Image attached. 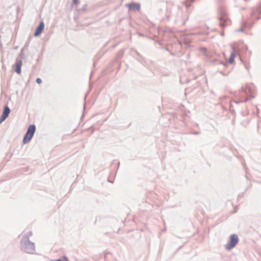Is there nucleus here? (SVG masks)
Returning <instances> with one entry per match:
<instances>
[{
  "label": "nucleus",
  "instance_id": "nucleus-1",
  "mask_svg": "<svg viewBox=\"0 0 261 261\" xmlns=\"http://www.w3.org/2000/svg\"><path fill=\"white\" fill-rule=\"evenodd\" d=\"M32 232H28L24 236L21 242V245L23 250L28 253L33 254L35 251V245L29 241V238L32 236Z\"/></svg>",
  "mask_w": 261,
  "mask_h": 261
},
{
  "label": "nucleus",
  "instance_id": "nucleus-2",
  "mask_svg": "<svg viewBox=\"0 0 261 261\" xmlns=\"http://www.w3.org/2000/svg\"><path fill=\"white\" fill-rule=\"evenodd\" d=\"M36 127L35 125H31L29 126L27 132L23 138V144H27L31 141L35 132Z\"/></svg>",
  "mask_w": 261,
  "mask_h": 261
},
{
  "label": "nucleus",
  "instance_id": "nucleus-3",
  "mask_svg": "<svg viewBox=\"0 0 261 261\" xmlns=\"http://www.w3.org/2000/svg\"><path fill=\"white\" fill-rule=\"evenodd\" d=\"M238 242V237L236 234H232L230 237L229 242L225 246V248L227 250L233 248Z\"/></svg>",
  "mask_w": 261,
  "mask_h": 261
},
{
  "label": "nucleus",
  "instance_id": "nucleus-4",
  "mask_svg": "<svg viewBox=\"0 0 261 261\" xmlns=\"http://www.w3.org/2000/svg\"><path fill=\"white\" fill-rule=\"evenodd\" d=\"M129 11H138L140 9V5L137 3H128L126 5Z\"/></svg>",
  "mask_w": 261,
  "mask_h": 261
},
{
  "label": "nucleus",
  "instance_id": "nucleus-5",
  "mask_svg": "<svg viewBox=\"0 0 261 261\" xmlns=\"http://www.w3.org/2000/svg\"><path fill=\"white\" fill-rule=\"evenodd\" d=\"M44 28V24L43 21L40 22L39 26L37 27L36 32L34 34L35 36H38L43 31Z\"/></svg>",
  "mask_w": 261,
  "mask_h": 261
},
{
  "label": "nucleus",
  "instance_id": "nucleus-6",
  "mask_svg": "<svg viewBox=\"0 0 261 261\" xmlns=\"http://www.w3.org/2000/svg\"><path fill=\"white\" fill-rule=\"evenodd\" d=\"M22 64V62L21 60H17L14 66V67H15V71L18 74L21 73V67Z\"/></svg>",
  "mask_w": 261,
  "mask_h": 261
},
{
  "label": "nucleus",
  "instance_id": "nucleus-7",
  "mask_svg": "<svg viewBox=\"0 0 261 261\" xmlns=\"http://www.w3.org/2000/svg\"><path fill=\"white\" fill-rule=\"evenodd\" d=\"M220 25L222 27H224L229 24V21L227 19L226 16H222L220 17Z\"/></svg>",
  "mask_w": 261,
  "mask_h": 261
},
{
  "label": "nucleus",
  "instance_id": "nucleus-8",
  "mask_svg": "<svg viewBox=\"0 0 261 261\" xmlns=\"http://www.w3.org/2000/svg\"><path fill=\"white\" fill-rule=\"evenodd\" d=\"M232 48L233 49V51L231 52L230 56V57H229V58L228 59V62L230 64L233 63V62H234V58L236 56V52H235L236 51H235V49H234V47L233 46L232 47Z\"/></svg>",
  "mask_w": 261,
  "mask_h": 261
},
{
  "label": "nucleus",
  "instance_id": "nucleus-9",
  "mask_svg": "<svg viewBox=\"0 0 261 261\" xmlns=\"http://www.w3.org/2000/svg\"><path fill=\"white\" fill-rule=\"evenodd\" d=\"M232 48L233 49V51L231 52L230 56V57H229V58L228 59V62L230 64L233 63V62H234V58L236 56V52H235L236 51H235V49H234V47L233 46L232 47Z\"/></svg>",
  "mask_w": 261,
  "mask_h": 261
},
{
  "label": "nucleus",
  "instance_id": "nucleus-10",
  "mask_svg": "<svg viewBox=\"0 0 261 261\" xmlns=\"http://www.w3.org/2000/svg\"><path fill=\"white\" fill-rule=\"evenodd\" d=\"M232 48L233 49V51L231 52L230 56V57H229V58L228 59V62L230 64L233 63V62H234V58L236 56V52H235L236 51H235V49H234V47L233 46L232 47Z\"/></svg>",
  "mask_w": 261,
  "mask_h": 261
},
{
  "label": "nucleus",
  "instance_id": "nucleus-11",
  "mask_svg": "<svg viewBox=\"0 0 261 261\" xmlns=\"http://www.w3.org/2000/svg\"><path fill=\"white\" fill-rule=\"evenodd\" d=\"M10 112V110L8 107H6L5 108V109L3 111L2 116H4V117L7 118L9 116V114Z\"/></svg>",
  "mask_w": 261,
  "mask_h": 261
},
{
  "label": "nucleus",
  "instance_id": "nucleus-12",
  "mask_svg": "<svg viewBox=\"0 0 261 261\" xmlns=\"http://www.w3.org/2000/svg\"><path fill=\"white\" fill-rule=\"evenodd\" d=\"M7 118L4 117L2 115L1 116L0 118V123H2Z\"/></svg>",
  "mask_w": 261,
  "mask_h": 261
},
{
  "label": "nucleus",
  "instance_id": "nucleus-13",
  "mask_svg": "<svg viewBox=\"0 0 261 261\" xmlns=\"http://www.w3.org/2000/svg\"><path fill=\"white\" fill-rule=\"evenodd\" d=\"M73 4L77 5L78 3V0H73Z\"/></svg>",
  "mask_w": 261,
  "mask_h": 261
},
{
  "label": "nucleus",
  "instance_id": "nucleus-14",
  "mask_svg": "<svg viewBox=\"0 0 261 261\" xmlns=\"http://www.w3.org/2000/svg\"><path fill=\"white\" fill-rule=\"evenodd\" d=\"M36 82H41V80L40 78H37Z\"/></svg>",
  "mask_w": 261,
  "mask_h": 261
},
{
  "label": "nucleus",
  "instance_id": "nucleus-15",
  "mask_svg": "<svg viewBox=\"0 0 261 261\" xmlns=\"http://www.w3.org/2000/svg\"><path fill=\"white\" fill-rule=\"evenodd\" d=\"M194 0H190L191 2H193Z\"/></svg>",
  "mask_w": 261,
  "mask_h": 261
}]
</instances>
